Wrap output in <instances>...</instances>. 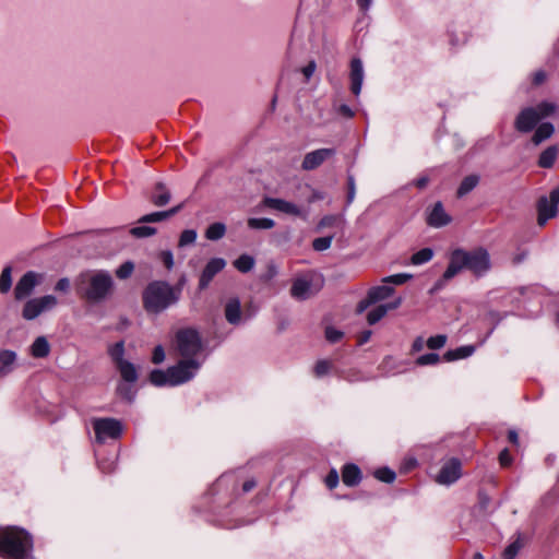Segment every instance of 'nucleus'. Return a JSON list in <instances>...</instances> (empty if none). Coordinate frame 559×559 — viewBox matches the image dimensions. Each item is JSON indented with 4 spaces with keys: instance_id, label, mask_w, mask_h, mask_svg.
Returning a JSON list of instances; mask_svg holds the SVG:
<instances>
[{
    "instance_id": "1",
    "label": "nucleus",
    "mask_w": 559,
    "mask_h": 559,
    "mask_svg": "<svg viewBox=\"0 0 559 559\" xmlns=\"http://www.w3.org/2000/svg\"><path fill=\"white\" fill-rule=\"evenodd\" d=\"M490 265L489 253L484 248H476L471 251L455 249L450 255L449 265L442 277L435 283L432 292L442 289L462 270H468L476 276H483L489 271Z\"/></svg>"
},
{
    "instance_id": "2",
    "label": "nucleus",
    "mask_w": 559,
    "mask_h": 559,
    "mask_svg": "<svg viewBox=\"0 0 559 559\" xmlns=\"http://www.w3.org/2000/svg\"><path fill=\"white\" fill-rule=\"evenodd\" d=\"M78 295L91 304L104 301L114 288V280L107 271H87L76 278Z\"/></svg>"
},
{
    "instance_id": "3",
    "label": "nucleus",
    "mask_w": 559,
    "mask_h": 559,
    "mask_svg": "<svg viewBox=\"0 0 559 559\" xmlns=\"http://www.w3.org/2000/svg\"><path fill=\"white\" fill-rule=\"evenodd\" d=\"M181 295L179 286L174 287L165 281L150 283L143 292V306L150 313H160L176 304Z\"/></svg>"
},
{
    "instance_id": "4",
    "label": "nucleus",
    "mask_w": 559,
    "mask_h": 559,
    "mask_svg": "<svg viewBox=\"0 0 559 559\" xmlns=\"http://www.w3.org/2000/svg\"><path fill=\"white\" fill-rule=\"evenodd\" d=\"M32 548L29 534L17 527L0 528V552L15 559H23Z\"/></svg>"
},
{
    "instance_id": "5",
    "label": "nucleus",
    "mask_w": 559,
    "mask_h": 559,
    "mask_svg": "<svg viewBox=\"0 0 559 559\" xmlns=\"http://www.w3.org/2000/svg\"><path fill=\"white\" fill-rule=\"evenodd\" d=\"M557 106L549 102H543L536 107L524 108L518 115L514 127L519 132L527 133L532 131L543 118L554 115Z\"/></svg>"
},
{
    "instance_id": "6",
    "label": "nucleus",
    "mask_w": 559,
    "mask_h": 559,
    "mask_svg": "<svg viewBox=\"0 0 559 559\" xmlns=\"http://www.w3.org/2000/svg\"><path fill=\"white\" fill-rule=\"evenodd\" d=\"M176 346L183 359H198L203 349L201 336L192 328L181 329L176 333Z\"/></svg>"
},
{
    "instance_id": "7",
    "label": "nucleus",
    "mask_w": 559,
    "mask_h": 559,
    "mask_svg": "<svg viewBox=\"0 0 559 559\" xmlns=\"http://www.w3.org/2000/svg\"><path fill=\"white\" fill-rule=\"evenodd\" d=\"M202 366L199 359H181L177 365L169 367L170 386L190 381Z\"/></svg>"
},
{
    "instance_id": "8",
    "label": "nucleus",
    "mask_w": 559,
    "mask_h": 559,
    "mask_svg": "<svg viewBox=\"0 0 559 559\" xmlns=\"http://www.w3.org/2000/svg\"><path fill=\"white\" fill-rule=\"evenodd\" d=\"M96 441L105 442L107 439H118L122 433V424L115 418H95L92 420Z\"/></svg>"
},
{
    "instance_id": "9",
    "label": "nucleus",
    "mask_w": 559,
    "mask_h": 559,
    "mask_svg": "<svg viewBox=\"0 0 559 559\" xmlns=\"http://www.w3.org/2000/svg\"><path fill=\"white\" fill-rule=\"evenodd\" d=\"M559 203V187L554 189L549 197H542L537 202V223L544 226L550 218H554L558 213Z\"/></svg>"
},
{
    "instance_id": "10",
    "label": "nucleus",
    "mask_w": 559,
    "mask_h": 559,
    "mask_svg": "<svg viewBox=\"0 0 559 559\" xmlns=\"http://www.w3.org/2000/svg\"><path fill=\"white\" fill-rule=\"evenodd\" d=\"M57 302V298L52 295L29 299L24 305L22 316L25 320H34L43 312L52 309Z\"/></svg>"
},
{
    "instance_id": "11",
    "label": "nucleus",
    "mask_w": 559,
    "mask_h": 559,
    "mask_svg": "<svg viewBox=\"0 0 559 559\" xmlns=\"http://www.w3.org/2000/svg\"><path fill=\"white\" fill-rule=\"evenodd\" d=\"M462 475L461 462L457 459H450L440 468L439 474L436 477V481L440 485H452Z\"/></svg>"
},
{
    "instance_id": "12",
    "label": "nucleus",
    "mask_w": 559,
    "mask_h": 559,
    "mask_svg": "<svg viewBox=\"0 0 559 559\" xmlns=\"http://www.w3.org/2000/svg\"><path fill=\"white\" fill-rule=\"evenodd\" d=\"M41 281V275L29 271L25 273L20 281L17 282L14 288V296L17 300L24 299L28 297L36 285H38Z\"/></svg>"
},
{
    "instance_id": "13",
    "label": "nucleus",
    "mask_w": 559,
    "mask_h": 559,
    "mask_svg": "<svg viewBox=\"0 0 559 559\" xmlns=\"http://www.w3.org/2000/svg\"><path fill=\"white\" fill-rule=\"evenodd\" d=\"M226 266V261L223 258H213L211 259L206 265L204 266L200 280H199V289H205L212 280L224 270Z\"/></svg>"
},
{
    "instance_id": "14",
    "label": "nucleus",
    "mask_w": 559,
    "mask_h": 559,
    "mask_svg": "<svg viewBox=\"0 0 559 559\" xmlns=\"http://www.w3.org/2000/svg\"><path fill=\"white\" fill-rule=\"evenodd\" d=\"M334 155V148H319L309 152L305 155L301 167L305 170H313Z\"/></svg>"
},
{
    "instance_id": "15",
    "label": "nucleus",
    "mask_w": 559,
    "mask_h": 559,
    "mask_svg": "<svg viewBox=\"0 0 559 559\" xmlns=\"http://www.w3.org/2000/svg\"><path fill=\"white\" fill-rule=\"evenodd\" d=\"M349 68L350 92L357 97L361 92L365 79L362 61L359 58H353Z\"/></svg>"
},
{
    "instance_id": "16",
    "label": "nucleus",
    "mask_w": 559,
    "mask_h": 559,
    "mask_svg": "<svg viewBox=\"0 0 559 559\" xmlns=\"http://www.w3.org/2000/svg\"><path fill=\"white\" fill-rule=\"evenodd\" d=\"M451 221L452 217L445 212L443 204L440 201L433 204L426 219L427 224L433 228L447 226Z\"/></svg>"
},
{
    "instance_id": "17",
    "label": "nucleus",
    "mask_w": 559,
    "mask_h": 559,
    "mask_svg": "<svg viewBox=\"0 0 559 559\" xmlns=\"http://www.w3.org/2000/svg\"><path fill=\"white\" fill-rule=\"evenodd\" d=\"M314 293L312 292V281L307 276H301L293 282L290 288V295L295 299L306 300L310 298Z\"/></svg>"
},
{
    "instance_id": "18",
    "label": "nucleus",
    "mask_w": 559,
    "mask_h": 559,
    "mask_svg": "<svg viewBox=\"0 0 559 559\" xmlns=\"http://www.w3.org/2000/svg\"><path fill=\"white\" fill-rule=\"evenodd\" d=\"M265 204L273 210H276L278 212H283V213H286L289 215L301 216V214H302L301 209L298 205H296L295 203L285 201L283 199L267 198L265 200Z\"/></svg>"
},
{
    "instance_id": "19",
    "label": "nucleus",
    "mask_w": 559,
    "mask_h": 559,
    "mask_svg": "<svg viewBox=\"0 0 559 559\" xmlns=\"http://www.w3.org/2000/svg\"><path fill=\"white\" fill-rule=\"evenodd\" d=\"M401 304L402 299L397 298L392 302L377 306L368 312L367 322L370 325L376 324L388 313V311L399 308Z\"/></svg>"
},
{
    "instance_id": "20",
    "label": "nucleus",
    "mask_w": 559,
    "mask_h": 559,
    "mask_svg": "<svg viewBox=\"0 0 559 559\" xmlns=\"http://www.w3.org/2000/svg\"><path fill=\"white\" fill-rule=\"evenodd\" d=\"M225 318L228 323L237 325L241 321V305L238 298H230L225 305Z\"/></svg>"
},
{
    "instance_id": "21",
    "label": "nucleus",
    "mask_w": 559,
    "mask_h": 559,
    "mask_svg": "<svg viewBox=\"0 0 559 559\" xmlns=\"http://www.w3.org/2000/svg\"><path fill=\"white\" fill-rule=\"evenodd\" d=\"M342 480L346 486L353 487L361 480V472L355 464H345L342 469Z\"/></svg>"
},
{
    "instance_id": "22",
    "label": "nucleus",
    "mask_w": 559,
    "mask_h": 559,
    "mask_svg": "<svg viewBox=\"0 0 559 559\" xmlns=\"http://www.w3.org/2000/svg\"><path fill=\"white\" fill-rule=\"evenodd\" d=\"M170 191L163 182H157L151 194V201L156 206H164L170 201Z\"/></svg>"
},
{
    "instance_id": "23",
    "label": "nucleus",
    "mask_w": 559,
    "mask_h": 559,
    "mask_svg": "<svg viewBox=\"0 0 559 559\" xmlns=\"http://www.w3.org/2000/svg\"><path fill=\"white\" fill-rule=\"evenodd\" d=\"M15 360V352L9 349L0 352V379L12 372Z\"/></svg>"
},
{
    "instance_id": "24",
    "label": "nucleus",
    "mask_w": 559,
    "mask_h": 559,
    "mask_svg": "<svg viewBox=\"0 0 559 559\" xmlns=\"http://www.w3.org/2000/svg\"><path fill=\"white\" fill-rule=\"evenodd\" d=\"M181 207H182V205L179 204V205L174 206L167 211H160V212H154V213L146 214L139 219V223L162 222V221L167 219V218L174 216L175 214H177L181 210Z\"/></svg>"
},
{
    "instance_id": "25",
    "label": "nucleus",
    "mask_w": 559,
    "mask_h": 559,
    "mask_svg": "<svg viewBox=\"0 0 559 559\" xmlns=\"http://www.w3.org/2000/svg\"><path fill=\"white\" fill-rule=\"evenodd\" d=\"M559 154L557 145H550L544 150L538 157V166L542 168H551L555 165Z\"/></svg>"
},
{
    "instance_id": "26",
    "label": "nucleus",
    "mask_w": 559,
    "mask_h": 559,
    "mask_svg": "<svg viewBox=\"0 0 559 559\" xmlns=\"http://www.w3.org/2000/svg\"><path fill=\"white\" fill-rule=\"evenodd\" d=\"M50 353V345L45 336H38L31 346V354L35 358H45Z\"/></svg>"
},
{
    "instance_id": "27",
    "label": "nucleus",
    "mask_w": 559,
    "mask_h": 559,
    "mask_svg": "<svg viewBox=\"0 0 559 559\" xmlns=\"http://www.w3.org/2000/svg\"><path fill=\"white\" fill-rule=\"evenodd\" d=\"M555 128L550 122H544L535 130L532 142L535 145H539L543 141L549 139L554 134Z\"/></svg>"
},
{
    "instance_id": "28",
    "label": "nucleus",
    "mask_w": 559,
    "mask_h": 559,
    "mask_svg": "<svg viewBox=\"0 0 559 559\" xmlns=\"http://www.w3.org/2000/svg\"><path fill=\"white\" fill-rule=\"evenodd\" d=\"M479 176L478 175H468L466 176L462 182L460 183L459 188H457V191H456V195L457 198H462L464 195H466L467 193H469L472 190H474L477 185L479 183Z\"/></svg>"
},
{
    "instance_id": "29",
    "label": "nucleus",
    "mask_w": 559,
    "mask_h": 559,
    "mask_svg": "<svg viewBox=\"0 0 559 559\" xmlns=\"http://www.w3.org/2000/svg\"><path fill=\"white\" fill-rule=\"evenodd\" d=\"M474 352H475V346H473V345L461 346L455 349L448 350L444 354V358L448 361L463 359V358H467L471 355H473Z\"/></svg>"
},
{
    "instance_id": "30",
    "label": "nucleus",
    "mask_w": 559,
    "mask_h": 559,
    "mask_svg": "<svg viewBox=\"0 0 559 559\" xmlns=\"http://www.w3.org/2000/svg\"><path fill=\"white\" fill-rule=\"evenodd\" d=\"M117 368L124 381L132 383L138 380V372L133 364L124 360L118 364Z\"/></svg>"
},
{
    "instance_id": "31",
    "label": "nucleus",
    "mask_w": 559,
    "mask_h": 559,
    "mask_svg": "<svg viewBox=\"0 0 559 559\" xmlns=\"http://www.w3.org/2000/svg\"><path fill=\"white\" fill-rule=\"evenodd\" d=\"M393 293V288L390 286H376L369 289L368 296L373 304L386 299Z\"/></svg>"
},
{
    "instance_id": "32",
    "label": "nucleus",
    "mask_w": 559,
    "mask_h": 559,
    "mask_svg": "<svg viewBox=\"0 0 559 559\" xmlns=\"http://www.w3.org/2000/svg\"><path fill=\"white\" fill-rule=\"evenodd\" d=\"M150 381L156 386L170 385L169 369L166 371L155 369L150 374Z\"/></svg>"
},
{
    "instance_id": "33",
    "label": "nucleus",
    "mask_w": 559,
    "mask_h": 559,
    "mask_svg": "<svg viewBox=\"0 0 559 559\" xmlns=\"http://www.w3.org/2000/svg\"><path fill=\"white\" fill-rule=\"evenodd\" d=\"M254 259L249 254H241L238 259L234 261V266L241 273H247L251 271L254 266Z\"/></svg>"
},
{
    "instance_id": "34",
    "label": "nucleus",
    "mask_w": 559,
    "mask_h": 559,
    "mask_svg": "<svg viewBox=\"0 0 559 559\" xmlns=\"http://www.w3.org/2000/svg\"><path fill=\"white\" fill-rule=\"evenodd\" d=\"M225 233L226 226L223 223H213L207 227L205 237L209 240H218L224 237Z\"/></svg>"
},
{
    "instance_id": "35",
    "label": "nucleus",
    "mask_w": 559,
    "mask_h": 559,
    "mask_svg": "<svg viewBox=\"0 0 559 559\" xmlns=\"http://www.w3.org/2000/svg\"><path fill=\"white\" fill-rule=\"evenodd\" d=\"M432 257H433L432 249L424 248V249H420L419 251L415 252L412 255L411 262L414 265H421V264L429 262L432 259Z\"/></svg>"
},
{
    "instance_id": "36",
    "label": "nucleus",
    "mask_w": 559,
    "mask_h": 559,
    "mask_svg": "<svg viewBox=\"0 0 559 559\" xmlns=\"http://www.w3.org/2000/svg\"><path fill=\"white\" fill-rule=\"evenodd\" d=\"M248 226L252 229H271L275 226V222L266 217H253L248 219Z\"/></svg>"
},
{
    "instance_id": "37",
    "label": "nucleus",
    "mask_w": 559,
    "mask_h": 559,
    "mask_svg": "<svg viewBox=\"0 0 559 559\" xmlns=\"http://www.w3.org/2000/svg\"><path fill=\"white\" fill-rule=\"evenodd\" d=\"M108 354L116 364H120L121 361H124L123 354H124V343L122 341L117 342L116 344L111 345L108 349Z\"/></svg>"
},
{
    "instance_id": "38",
    "label": "nucleus",
    "mask_w": 559,
    "mask_h": 559,
    "mask_svg": "<svg viewBox=\"0 0 559 559\" xmlns=\"http://www.w3.org/2000/svg\"><path fill=\"white\" fill-rule=\"evenodd\" d=\"M523 547L521 535L519 534L516 539L512 542L503 551V559H514Z\"/></svg>"
},
{
    "instance_id": "39",
    "label": "nucleus",
    "mask_w": 559,
    "mask_h": 559,
    "mask_svg": "<svg viewBox=\"0 0 559 559\" xmlns=\"http://www.w3.org/2000/svg\"><path fill=\"white\" fill-rule=\"evenodd\" d=\"M12 269L11 266H5L0 275V293L5 294L10 290L12 286Z\"/></svg>"
},
{
    "instance_id": "40",
    "label": "nucleus",
    "mask_w": 559,
    "mask_h": 559,
    "mask_svg": "<svg viewBox=\"0 0 559 559\" xmlns=\"http://www.w3.org/2000/svg\"><path fill=\"white\" fill-rule=\"evenodd\" d=\"M374 477L380 481L391 484L395 480L396 474L389 467H381L374 472Z\"/></svg>"
},
{
    "instance_id": "41",
    "label": "nucleus",
    "mask_w": 559,
    "mask_h": 559,
    "mask_svg": "<svg viewBox=\"0 0 559 559\" xmlns=\"http://www.w3.org/2000/svg\"><path fill=\"white\" fill-rule=\"evenodd\" d=\"M197 231L194 229H186L181 233L178 241V247L183 248L193 245L197 240Z\"/></svg>"
},
{
    "instance_id": "42",
    "label": "nucleus",
    "mask_w": 559,
    "mask_h": 559,
    "mask_svg": "<svg viewBox=\"0 0 559 559\" xmlns=\"http://www.w3.org/2000/svg\"><path fill=\"white\" fill-rule=\"evenodd\" d=\"M343 222H344L343 215H337V214L325 215L320 219L318 227L319 228L333 227Z\"/></svg>"
},
{
    "instance_id": "43",
    "label": "nucleus",
    "mask_w": 559,
    "mask_h": 559,
    "mask_svg": "<svg viewBox=\"0 0 559 559\" xmlns=\"http://www.w3.org/2000/svg\"><path fill=\"white\" fill-rule=\"evenodd\" d=\"M156 233V228L151 226H136L130 229V234L136 238H145L153 236Z\"/></svg>"
},
{
    "instance_id": "44",
    "label": "nucleus",
    "mask_w": 559,
    "mask_h": 559,
    "mask_svg": "<svg viewBox=\"0 0 559 559\" xmlns=\"http://www.w3.org/2000/svg\"><path fill=\"white\" fill-rule=\"evenodd\" d=\"M333 238H334L333 235L326 236V237L316 238L312 241V248L316 251H324V250H326V249H329L331 247Z\"/></svg>"
},
{
    "instance_id": "45",
    "label": "nucleus",
    "mask_w": 559,
    "mask_h": 559,
    "mask_svg": "<svg viewBox=\"0 0 559 559\" xmlns=\"http://www.w3.org/2000/svg\"><path fill=\"white\" fill-rule=\"evenodd\" d=\"M133 270L134 264L131 261H126L116 270V275L120 280H126L131 276Z\"/></svg>"
},
{
    "instance_id": "46",
    "label": "nucleus",
    "mask_w": 559,
    "mask_h": 559,
    "mask_svg": "<svg viewBox=\"0 0 559 559\" xmlns=\"http://www.w3.org/2000/svg\"><path fill=\"white\" fill-rule=\"evenodd\" d=\"M439 361H440V356L438 354L429 353V354L419 356L416 359V365L417 366H430V365H436Z\"/></svg>"
},
{
    "instance_id": "47",
    "label": "nucleus",
    "mask_w": 559,
    "mask_h": 559,
    "mask_svg": "<svg viewBox=\"0 0 559 559\" xmlns=\"http://www.w3.org/2000/svg\"><path fill=\"white\" fill-rule=\"evenodd\" d=\"M445 342H447V336L439 334V335L429 337L426 342V345L430 349H439L445 345Z\"/></svg>"
},
{
    "instance_id": "48",
    "label": "nucleus",
    "mask_w": 559,
    "mask_h": 559,
    "mask_svg": "<svg viewBox=\"0 0 559 559\" xmlns=\"http://www.w3.org/2000/svg\"><path fill=\"white\" fill-rule=\"evenodd\" d=\"M158 260L165 265L167 270L174 267V255L170 250H163L158 253Z\"/></svg>"
},
{
    "instance_id": "49",
    "label": "nucleus",
    "mask_w": 559,
    "mask_h": 559,
    "mask_svg": "<svg viewBox=\"0 0 559 559\" xmlns=\"http://www.w3.org/2000/svg\"><path fill=\"white\" fill-rule=\"evenodd\" d=\"M355 195H356L355 179H354L353 175L348 174V176H347V197H346L347 205H349L354 201Z\"/></svg>"
},
{
    "instance_id": "50",
    "label": "nucleus",
    "mask_w": 559,
    "mask_h": 559,
    "mask_svg": "<svg viewBox=\"0 0 559 559\" xmlns=\"http://www.w3.org/2000/svg\"><path fill=\"white\" fill-rule=\"evenodd\" d=\"M331 362L328 360H319L314 366V374L318 378L325 376L331 369Z\"/></svg>"
},
{
    "instance_id": "51",
    "label": "nucleus",
    "mask_w": 559,
    "mask_h": 559,
    "mask_svg": "<svg viewBox=\"0 0 559 559\" xmlns=\"http://www.w3.org/2000/svg\"><path fill=\"white\" fill-rule=\"evenodd\" d=\"M343 332L334 329L333 326H328L325 329V337L330 343H337L343 337Z\"/></svg>"
},
{
    "instance_id": "52",
    "label": "nucleus",
    "mask_w": 559,
    "mask_h": 559,
    "mask_svg": "<svg viewBox=\"0 0 559 559\" xmlns=\"http://www.w3.org/2000/svg\"><path fill=\"white\" fill-rule=\"evenodd\" d=\"M411 277H412L411 274L401 273V274H395V275L388 276V277H385L383 280V282L392 283V284H395V285H402L405 282H407Z\"/></svg>"
},
{
    "instance_id": "53",
    "label": "nucleus",
    "mask_w": 559,
    "mask_h": 559,
    "mask_svg": "<svg viewBox=\"0 0 559 559\" xmlns=\"http://www.w3.org/2000/svg\"><path fill=\"white\" fill-rule=\"evenodd\" d=\"M340 476L335 468H332L325 477V485L328 488L333 489L338 485Z\"/></svg>"
},
{
    "instance_id": "54",
    "label": "nucleus",
    "mask_w": 559,
    "mask_h": 559,
    "mask_svg": "<svg viewBox=\"0 0 559 559\" xmlns=\"http://www.w3.org/2000/svg\"><path fill=\"white\" fill-rule=\"evenodd\" d=\"M165 359V352L162 345H157L153 350L152 361L154 364H160Z\"/></svg>"
},
{
    "instance_id": "55",
    "label": "nucleus",
    "mask_w": 559,
    "mask_h": 559,
    "mask_svg": "<svg viewBox=\"0 0 559 559\" xmlns=\"http://www.w3.org/2000/svg\"><path fill=\"white\" fill-rule=\"evenodd\" d=\"M511 455L509 453V450L508 449H503L500 454H499V462L501 464V466H509L511 464Z\"/></svg>"
},
{
    "instance_id": "56",
    "label": "nucleus",
    "mask_w": 559,
    "mask_h": 559,
    "mask_svg": "<svg viewBox=\"0 0 559 559\" xmlns=\"http://www.w3.org/2000/svg\"><path fill=\"white\" fill-rule=\"evenodd\" d=\"M69 288L70 281L67 277L60 278L55 286V289L58 292H68Z\"/></svg>"
},
{
    "instance_id": "57",
    "label": "nucleus",
    "mask_w": 559,
    "mask_h": 559,
    "mask_svg": "<svg viewBox=\"0 0 559 559\" xmlns=\"http://www.w3.org/2000/svg\"><path fill=\"white\" fill-rule=\"evenodd\" d=\"M371 305H373V301H371V299L367 295V297L365 299H362L358 302L357 309H356L357 313H362Z\"/></svg>"
},
{
    "instance_id": "58",
    "label": "nucleus",
    "mask_w": 559,
    "mask_h": 559,
    "mask_svg": "<svg viewBox=\"0 0 559 559\" xmlns=\"http://www.w3.org/2000/svg\"><path fill=\"white\" fill-rule=\"evenodd\" d=\"M316 70V62L310 61L306 67L302 68L301 72L307 80H309Z\"/></svg>"
},
{
    "instance_id": "59",
    "label": "nucleus",
    "mask_w": 559,
    "mask_h": 559,
    "mask_svg": "<svg viewBox=\"0 0 559 559\" xmlns=\"http://www.w3.org/2000/svg\"><path fill=\"white\" fill-rule=\"evenodd\" d=\"M337 111L345 118H353L355 115L354 110L347 105H341Z\"/></svg>"
},
{
    "instance_id": "60",
    "label": "nucleus",
    "mask_w": 559,
    "mask_h": 559,
    "mask_svg": "<svg viewBox=\"0 0 559 559\" xmlns=\"http://www.w3.org/2000/svg\"><path fill=\"white\" fill-rule=\"evenodd\" d=\"M425 346V341L421 336H418L415 338V341L413 342V345H412V352L413 353H417V352H420Z\"/></svg>"
},
{
    "instance_id": "61",
    "label": "nucleus",
    "mask_w": 559,
    "mask_h": 559,
    "mask_svg": "<svg viewBox=\"0 0 559 559\" xmlns=\"http://www.w3.org/2000/svg\"><path fill=\"white\" fill-rule=\"evenodd\" d=\"M372 332L370 330H366L361 332L358 336V345H364L367 343L371 337Z\"/></svg>"
},
{
    "instance_id": "62",
    "label": "nucleus",
    "mask_w": 559,
    "mask_h": 559,
    "mask_svg": "<svg viewBox=\"0 0 559 559\" xmlns=\"http://www.w3.org/2000/svg\"><path fill=\"white\" fill-rule=\"evenodd\" d=\"M546 79V74L543 71H538L534 74L533 82L535 85L542 84Z\"/></svg>"
},
{
    "instance_id": "63",
    "label": "nucleus",
    "mask_w": 559,
    "mask_h": 559,
    "mask_svg": "<svg viewBox=\"0 0 559 559\" xmlns=\"http://www.w3.org/2000/svg\"><path fill=\"white\" fill-rule=\"evenodd\" d=\"M357 4L361 11H368L372 4V0H357Z\"/></svg>"
},
{
    "instance_id": "64",
    "label": "nucleus",
    "mask_w": 559,
    "mask_h": 559,
    "mask_svg": "<svg viewBox=\"0 0 559 559\" xmlns=\"http://www.w3.org/2000/svg\"><path fill=\"white\" fill-rule=\"evenodd\" d=\"M429 182V179L428 177H420L418 179L415 180V186L419 189H424Z\"/></svg>"
}]
</instances>
